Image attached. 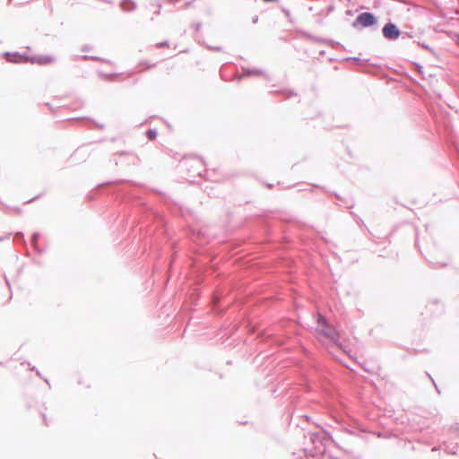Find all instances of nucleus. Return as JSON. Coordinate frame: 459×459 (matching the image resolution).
Wrapping results in <instances>:
<instances>
[{"instance_id": "obj_16", "label": "nucleus", "mask_w": 459, "mask_h": 459, "mask_svg": "<svg viewBox=\"0 0 459 459\" xmlns=\"http://www.w3.org/2000/svg\"><path fill=\"white\" fill-rule=\"evenodd\" d=\"M435 388H436L437 393H440V390L438 389L437 385H435Z\"/></svg>"}, {"instance_id": "obj_9", "label": "nucleus", "mask_w": 459, "mask_h": 459, "mask_svg": "<svg viewBox=\"0 0 459 459\" xmlns=\"http://www.w3.org/2000/svg\"><path fill=\"white\" fill-rule=\"evenodd\" d=\"M168 46V41L160 42L157 45L158 48H162Z\"/></svg>"}, {"instance_id": "obj_3", "label": "nucleus", "mask_w": 459, "mask_h": 459, "mask_svg": "<svg viewBox=\"0 0 459 459\" xmlns=\"http://www.w3.org/2000/svg\"><path fill=\"white\" fill-rule=\"evenodd\" d=\"M377 22L376 17L370 13H362L358 15L356 20L353 22V26L357 27L361 25L363 27H368Z\"/></svg>"}, {"instance_id": "obj_12", "label": "nucleus", "mask_w": 459, "mask_h": 459, "mask_svg": "<svg viewBox=\"0 0 459 459\" xmlns=\"http://www.w3.org/2000/svg\"><path fill=\"white\" fill-rule=\"evenodd\" d=\"M201 24L200 23H197L196 26H195V30H198L199 28H200Z\"/></svg>"}, {"instance_id": "obj_15", "label": "nucleus", "mask_w": 459, "mask_h": 459, "mask_svg": "<svg viewBox=\"0 0 459 459\" xmlns=\"http://www.w3.org/2000/svg\"><path fill=\"white\" fill-rule=\"evenodd\" d=\"M435 388H436L437 393H440V390L438 389L437 385H435Z\"/></svg>"}, {"instance_id": "obj_11", "label": "nucleus", "mask_w": 459, "mask_h": 459, "mask_svg": "<svg viewBox=\"0 0 459 459\" xmlns=\"http://www.w3.org/2000/svg\"><path fill=\"white\" fill-rule=\"evenodd\" d=\"M212 49L217 50V51H221V47H216V48H212Z\"/></svg>"}, {"instance_id": "obj_14", "label": "nucleus", "mask_w": 459, "mask_h": 459, "mask_svg": "<svg viewBox=\"0 0 459 459\" xmlns=\"http://www.w3.org/2000/svg\"><path fill=\"white\" fill-rule=\"evenodd\" d=\"M435 388H436L437 393H440V390L438 389L437 385H435Z\"/></svg>"}, {"instance_id": "obj_8", "label": "nucleus", "mask_w": 459, "mask_h": 459, "mask_svg": "<svg viewBox=\"0 0 459 459\" xmlns=\"http://www.w3.org/2000/svg\"><path fill=\"white\" fill-rule=\"evenodd\" d=\"M39 238V233H34L32 236V243L35 244Z\"/></svg>"}, {"instance_id": "obj_4", "label": "nucleus", "mask_w": 459, "mask_h": 459, "mask_svg": "<svg viewBox=\"0 0 459 459\" xmlns=\"http://www.w3.org/2000/svg\"><path fill=\"white\" fill-rule=\"evenodd\" d=\"M400 30L392 22L386 23L383 28V35L389 40H394L400 36Z\"/></svg>"}, {"instance_id": "obj_13", "label": "nucleus", "mask_w": 459, "mask_h": 459, "mask_svg": "<svg viewBox=\"0 0 459 459\" xmlns=\"http://www.w3.org/2000/svg\"><path fill=\"white\" fill-rule=\"evenodd\" d=\"M435 388H436L437 393H440V390L438 389L437 385H435Z\"/></svg>"}, {"instance_id": "obj_1", "label": "nucleus", "mask_w": 459, "mask_h": 459, "mask_svg": "<svg viewBox=\"0 0 459 459\" xmlns=\"http://www.w3.org/2000/svg\"><path fill=\"white\" fill-rule=\"evenodd\" d=\"M4 57L8 62L11 63H31L39 65H48L56 61V57L51 55H20L18 53L11 54L9 52L4 53Z\"/></svg>"}, {"instance_id": "obj_10", "label": "nucleus", "mask_w": 459, "mask_h": 459, "mask_svg": "<svg viewBox=\"0 0 459 459\" xmlns=\"http://www.w3.org/2000/svg\"><path fill=\"white\" fill-rule=\"evenodd\" d=\"M22 237H23L22 233H17V234H16V238H22Z\"/></svg>"}, {"instance_id": "obj_5", "label": "nucleus", "mask_w": 459, "mask_h": 459, "mask_svg": "<svg viewBox=\"0 0 459 459\" xmlns=\"http://www.w3.org/2000/svg\"><path fill=\"white\" fill-rule=\"evenodd\" d=\"M120 6L124 11L129 12L135 8V4L131 0H123Z\"/></svg>"}, {"instance_id": "obj_2", "label": "nucleus", "mask_w": 459, "mask_h": 459, "mask_svg": "<svg viewBox=\"0 0 459 459\" xmlns=\"http://www.w3.org/2000/svg\"><path fill=\"white\" fill-rule=\"evenodd\" d=\"M317 325V331L319 335L325 337L326 339L330 340L333 342H338V333L332 325H330L326 322L325 317L322 316L321 315H318Z\"/></svg>"}, {"instance_id": "obj_6", "label": "nucleus", "mask_w": 459, "mask_h": 459, "mask_svg": "<svg viewBox=\"0 0 459 459\" xmlns=\"http://www.w3.org/2000/svg\"><path fill=\"white\" fill-rule=\"evenodd\" d=\"M244 74L247 76H263L264 73L259 69H244Z\"/></svg>"}, {"instance_id": "obj_7", "label": "nucleus", "mask_w": 459, "mask_h": 459, "mask_svg": "<svg viewBox=\"0 0 459 459\" xmlns=\"http://www.w3.org/2000/svg\"><path fill=\"white\" fill-rule=\"evenodd\" d=\"M146 136L149 140H154L157 136V132L154 129H150L146 133Z\"/></svg>"}]
</instances>
